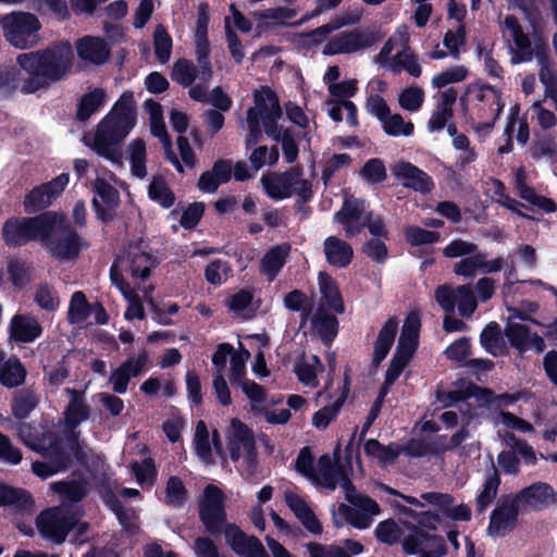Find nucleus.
<instances>
[{
    "label": "nucleus",
    "mask_w": 557,
    "mask_h": 557,
    "mask_svg": "<svg viewBox=\"0 0 557 557\" xmlns=\"http://www.w3.org/2000/svg\"><path fill=\"white\" fill-rule=\"evenodd\" d=\"M73 61V48L65 40L51 42L35 51L20 53L16 57V63L27 74L22 92L29 95L47 90L65 79L72 71Z\"/></svg>",
    "instance_id": "f257e3e1"
},
{
    "label": "nucleus",
    "mask_w": 557,
    "mask_h": 557,
    "mask_svg": "<svg viewBox=\"0 0 557 557\" xmlns=\"http://www.w3.org/2000/svg\"><path fill=\"white\" fill-rule=\"evenodd\" d=\"M137 122L136 102L132 91H124L108 114L99 122L91 149L112 163L122 164L121 144Z\"/></svg>",
    "instance_id": "f03ea898"
},
{
    "label": "nucleus",
    "mask_w": 557,
    "mask_h": 557,
    "mask_svg": "<svg viewBox=\"0 0 557 557\" xmlns=\"http://www.w3.org/2000/svg\"><path fill=\"white\" fill-rule=\"evenodd\" d=\"M48 225L41 245L59 261H75L81 251L89 247V243L72 227L64 213L50 211Z\"/></svg>",
    "instance_id": "7ed1b4c3"
},
{
    "label": "nucleus",
    "mask_w": 557,
    "mask_h": 557,
    "mask_svg": "<svg viewBox=\"0 0 557 557\" xmlns=\"http://www.w3.org/2000/svg\"><path fill=\"white\" fill-rule=\"evenodd\" d=\"M539 326L544 329L543 336L532 332L525 324L507 322L504 335L509 346L517 351L518 357L523 358L529 350H533L537 355L543 354L546 349L545 338L557 348V318Z\"/></svg>",
    "instance_id": "20e7f679"
},
{
    "label": "nucleus",
    "mask_w": 557,
    "mask_h": 557,
    "mask_svg": "<svg viewBox=\"0 0 557 557\" xmlns=\"http://www.w3.org/2000/svg\"><path fill=\"white\" fill-rule=\"evenodd\" d=\"M50 211H44L35 216H11L7 219L1 227V238L9 248H20L30 242L44 239L48 230Z\"/></svg>",
    "instance_id": "39448f33"
},
{
    "label": "nucleus",
    "mask_w": 557,
    "mask_h": 557,
    "mask_svg": "<svg viewBox=\"0 0 557 557\" xmlns=\"http://www.w3.org/2000/svg\"><path fill=\"white\" fill-rule=\"evenodd\" d=\"M4 21L3 36L15 49L27 50L39 44L41 23L35 14L13 11L4 14Z\"/></svg>",
    "instance_id": "423d86ee"
},
{
    "label": "nucleus",
    "mask_w": 557,
    "mask_h": 557,
    "mask_svg": "<svg viewBox=\"0 0 557 557\" xmlns=\"http://www.w3.org/2000/svg\"><path fill=\"white\" fill-rule=\"evenodd\" d=\"M224 493L213 484L203 490L202 498L199 502V520L206 532L211 536H219L224 533L227 523V513L224 504Z\"/></svg>",
    "instance_id": "0eeeda50"
},
{
    "label": "nucleus",
    "mask_w": 557,
    "mask_h": 557,
    "mask_svg": "<svg viewBox=\"0 0 557 557\" xmlns=\"http://www.w3.org/2000/svg\"><path fill=\"white\" fill-rule=\"evenodd\" d=\"M77 518L74 513L52 507L42 510L36 519V527L42 537L55 544H62L75 528Z\"/></svg>",
    "instance_id": "6e6552de"
},
{
    "label": "nucleus",
    "mask_w": 557,
    "mask_h": 557,
    "mask_svg": "<svg viewBox=\"0 0 557 557\" xmlns=\"http://www.w3.org/2000/svg\"><path fill=\"white\" fill-rule=\"evenodd\" d=\"M522 512L512 494L502 495L490 515L487 533L491 536L504 537L517 528Z\"/></svg>",
    "instance_id": "1a4fd4ad"
},
{
    "label": "nucleus",
    "mask_w": 557,
    "mask_h": 557,
    "mask_svg": "<svg viewBox=\"0 0 557 557\" xmlns=\"http://www.w3.org/2000/svg\"><path fill=\"white\" fill-rule=\"evenodd\" d=\"M382 38L377 30H345L331 38L323 48L324 55L352 53L369 48Z\"/></svg>",
    "instance_id": "9d476101"
},
{
    "label": "nucleus",
    "mask_w": 557,
    "mask_h": 557,
    "mask_svg": "<svg viewBox=\"0 0 557 557\" xmlns=\"http://www.w3.org/2000/svg\"><path fill=\"white\" fill-rule=\"evenodd\" d=\"M255 104L264 112L262 123L265 134L275 141L285 135L283 126L277 124L282 116V109L276 92L269 86H262L253 94Z\"/></svg>",
    "instance_id": "9b49d317"
},
{
    "label": "nucleus",
    "mask_w": 557,
    "mask_h": 557,
    "mask_svg": "<svg viewBox=\"0 0 557 557\" xmlns=\"http://www.w3.org/2000/svg\"><path fill=\"white\" fill-rule=\"evenodd\" d=\"M69 180L67 173H61L51 181L30 189L23 201L25 212L36 213L48 208L63 193Z\"/></svg>",
    "instance_id": "f8f14e48"
},
{
    "label": "nucleus",
    "mask_w": 557,
    "mask_h": 557,
    "mask_svg": "<svg viewBox=\"0 0 557 557\" xmlns=\"http://www.w3.org/2000/svg\"><path fill=\"white\" fill-rule=\"evenodd\" d=\"M226 447L232 461L237 462L242 458V450L248 461L257 457V447L253 432L237 418L231 420L226 431Z\"/></svg>",
    "instance_id": "ddd939ff"
},
{
    "label": "nucleus",
    "mask_w": 557,
    "mask_h": 557,
    "mask_svg": "<svg viewBox=\"0 0 557 557\" xmlns=\"http://www.w3.org/2000/svg\"><path fill=\"white\" fill-rule=\"evenodd\" d=\"M512 495L523 513L529 509L532 511L545 510L557 502L556 492L545 482L532 483Z\"/></svg>",
    "instance_id": "4468645a"
},
{
    "label": "nucleus",
    "mask_w": 557,
    "mask_h": 557,
    "mask_svg": "<svg viewBox=\"0 0 557 557\" xmlns=\"http://www.w3.org/2000/svg\"><path fill=\"white\" fill-rule=\"evenodd\" d=\"M504 26L510 32L517 48V50L513 51L511 55L512 64L531 62L534 57L536 58V40L539 39V36H542L541 33H533L534 47H532L529 35L523 32L522 26L520 25L516 15H507L504 20Z\"/></svg>",
    "instance_id": "2eb2a0df"
},
{
    "label": "nucleus",
    "mask_w": 557,
    "mask_h": 557,
    "mask_svg": "<svg viewBox=\"0 0 557 557\" xmlns=\"http://www.w3.org/2000/svg\"><path fill=\"white\" fill-rule=\"evenodd\" d=\"M301 173L302 170L300 166H293L282 173L263 175L261 183L269 198L273 200H283L292 196V188L295 185V178L299 177Z\"/></svg>",
    "instance_id": "dca6fc26"
},
{
    "label": "nucleus",
    "mask_w": 557,
    "mask_h": 557,
    "mask_svg": "<svg viewBox=\"0 0 557 557\" xmlns=\"http://www.w3.org/2000/svg\"><path fill=\"white\" fill-rule=\"evenodd\" d=\"M148 362L146 350H141L136 358L129 357L111 372L109 382L112 383V389L116 394H125L132 377L141 374Z\"/></svg>",
    "instance_id": "f3484780"
},
{
    "label": "nucleus",
    "mask_w": 557,
    "mask_h": 557,
    "mask_svg": "<svg viewBox=\"0 0 557 557\" xmlns=\"http://www.w3.org/2000/svg\"><path fill=\"white\" fill-rule=\"evenodd\" d=\"M364 201L359 198H345L338 211L333 215L334 222L343 226L346 238L361 233L359 220L364 216Z\"/></svg>",
    "instance_id": "a211bd4d"
},
{
    "label": "nucleus",
    "mask_w": 557,
    "mask_h": 557,
    "mask_svg": "<svg viewBox=\"0 0 557 557\" xmlns=\"http://www.w3.org/2000/svg\"><path fill=\"white\" fill-rule=\"evenodd\" d=\"M421 498L428 504L437 507L444 517L453 521L467 522L471 520L472 512L470 507L466 504L453 506L455 497L451 494L425 492L421 494Z\"/></svg>",
    "instance_id": "6ab92c4d"
},
{
    "label": "nucleus",
    "mask_w": 557,
    "mask_h": 557,
    "mask_svg": "<svg viewBox=\"0 0 557 557\" xmlns=\"http://www.w3.org/2000/svg\"><path fill=\"white\" fill-rule=\"evenodd\" d=\"M35 500L29 491L0 482V507H11L14 512L30 515Z\"/></svg>",
    "instance_id": "aec40b11"
},
{
    "label": "nucleus",
    "mask_w": 557,
    "mask_h": 557,
    "mask_svg": "<svg viewBox=\"0 0 557 557\" xmlns=\"http://www.w3.org/2000/svg\"><path fill=\"white\" fill-rule=\"evenodd\" d=\"M536 60L540 66L539 78L545 87L546 97H554L557 89V74L553 70V61L549 55V47L543 36L536 40Z\"/></svg>",
    "instance_id": "412c9836"
},
{
    "label": "nucleus",
    "mask_w": 557,
    "mask_h": 557,
    "mask_svg": "<svg viewBox=\"0 0 557 557\" xmlns=\"http://www.w3.org/2000/svg\"><path fill=\"white\" fill-rule=\"evenodd\" d=\"M396 177L404 180V186L412 188L416 191L429 193L433 187L431 176L410 162L401 161L395 169Z\"/></svg>",
    "instance_id": "4be33fe9"
},
{
    "label": "nucleus",
    "mask_w": 557,
    "mask_h": 557,
    "mask_svg": "<svg viewBox=\"0 0 557 557\" xmlns=\"http://www.w3.org/2000/svg\"><path fill=\"white\" fill-rule=\"evenodd\" d=\"M285 503L310 533H322L323 527L321 522L304 498L294 492H287L285 493Z\"/></svg>",
    "instance_id": "5701e85b"
},
{
    "label": "nucleus",
    "mask_w": 557,
    "mask_h": 557,
    "mask_svg": "<svg viewBox=\"0 0 557 557\" xmlns=\"http://www.w3.org/2000/svg\"><path fill=\"white\" fill-rule=\"evenodd\" d=\"M420 326L418 315L409 314L406 318L394 354L411 360L419 345Z\"/></svg>",
    "instance_id": "b1692460"
},
{
    "label": "nucleus",
    "mask_w": 557,
    "mask_h": 557,
    "mask_svg": "<svg viewBox=\"0 0 557 557\" xmlns=\"http://www.w3.org/2000/svg\"><path fill=\"white\" fill-rule=\"evenodd\" d=\"M76 51L79 59L92 64H103L109 55L110 48L100 37L85 36L76 41Z\"/></svg>",
    "instance_id": "393cba45"
},
{
    "label": "nucleus",
    "mask_w": 557,
    "mask_h": 557,
    "mask_svg": "<svg viewBox=\"0 0 557 557\" xmlns=\"http://www.w3.org/2000/svg\"><path fill=\"white\" fill-rule=\"evenodd\" d=\"M326 262L335 268L344 269L354 259V249L346 240L336 236H329L323 243Z\"/></svg>",
    "instance_id": "a878e982"
},
{
    "label": "nucleus",
    "mask_w": 557,
    "mask_h": 557,
    "mask_svg": "<svg viewBox=\"0 0 557 557\" xmlns=\"http://www.w3.org/2000/svg\"><path fill=\"white\" fill-rule=\"evenodd\" d=\"M10 338L17 343H32L42 333L40 323L33 317L15 314L11 319Z\"/></svg>",
    "instance_id": "bb28decb"
},
{
    "label": "nucleus",
    "mask_w": 557,
    "mask_h": 557,
    "mask_svg": "<svg viewBox=\"0 0 557 557\" xmlns=\"http://www.w3.org/2000/svg\"><path fill=\"white\" fill-rule=\"evenodd\" d=\"M72 399L64 411L65 428L69 432H76L75 429L90 417V406L86 404L83 393L72 389Z\"/></svg>",
    "instance_id": "cd10ccee"
},
{
    "label": "nucleus",
    "mask_w": 557,
    "mask_h": 557,
    "mask_svg": "<svg viewBox=\"0 0 557 557\" xmlns=\"http://www.w3.org/2000/svg\"><path fill=\"white\" fill-rule=\"evenodd\" d=\"M398 322L395 318H389L374 342L372 362L377 367L388 355L397 334Z\"/></svg>",
    "instance_id": "c85d7f7f"
},
{
    "label": "nucleus",
    "mask_w": 557,
    "mask_h": 557,
    "mask_svg": "<svg viewBox=\"0 0 557 557\" xmlns=\"http://www.w3.org/2000/svg\"><path fill=\"white\" fill-rule=\"evenodd\" d=\"M290 246L288 244L276 245L269 249L261 259L260 271L273 281L286 263Z\"/></svg>",
    "instance_id": "c756f323"
},
{
    "label": "nucleus",
    "mask_w": 557,
    "mask_h": 557,
    "mask_svg": "<svg viewBox=\"0 0 557 557\" xmlns=\"http://www.w3.org/2000/svg\"><path fill=\"white\" fill-rule=\"evenodd\" d=\"M296 14H297V11L295 9L286 8V7H277V8L267 9V10L257 12L256 16L259 21L258 27L261 29H270L274 26V24H272V23L264 22L267 20H274L277 22L276 24H281V25L297 27V26L302 25L306 21H308L310 18L309 15H305L299 21L290 23V24L283 22L284 20H290V18L295 17Z\"/></svg>",
    "instance_id": "7c9ffc66"
},
{
    "label": "nucleus",
    "mask_w": 557,
    "mask_h": 557,
    "mask_svg": "<svg viewBox=\"0 0 557 557\" xmlns=\"http://www.w3.org/2000/svg\"><path fill=\"white\" fill-rule=\"evenodd\" d=\"M318 282L322 298L329 308L335 313H343L345 305L336 281L329 273L320 272Z\"/></svg>",
    "instance_id": "2f4dec72"
},
{
    "label": "nucleus",
    "mask_w": 557,
    "mask_h": 557,
    "mask_svg": "<svg viewBox=\"0 0 557 557\" xmlns=\"http://www.w3.org/2000/svg\"><path fill=\"white\" fill-rule=\"evenodd\" d=\"M50 487L62 498L63 503H79L88 494V483L84 479L57 481L51 483Z\"/></svg>",
    "instance_id": "473e14b6"
},
{
    "label": "nucleus",
    "mask_w": 557,
    "mask_h": 557,
    "mask_svg": "<svg viewBox=\"0 0 557 557\" xmlns=\"http://www.w3.org/2000/svg\"><path fill=\"white\" fill-rule=\"evenodd\" d=\"M350 381L348 375H345L344 387L341 396L330 406H324L313 413L312 424L317 429H325L332 421H334L341 409L343 408L348 393H349Z\"/></svg>",
    "instance_id": "72a5a7b5"
},
{
    "label": "nucleus",
    "mask_w": 557,
    "mask_h": 557,
    "mask_svg": "<svg viewBox=\"0 0 557 557\" xmlns=\"http://www.w3.org/2000/svg\"><path fill=\"white\" fill-rule=\"evenodd\" d=\"M106 96V91L102 88H95L84 94L77 102L75 119L78 122L88 121L92 114L103 107Z\"/></svg>",
    "instance_id": "f704fd0d"
},
{
    "label": "nucleus",
    "mask_w": 557,
    "mask_h": 557,
    "mask_svg": "<svg viewBox=\"0 0 557 557\" xmlns=\"http://www.w3.org/2000/svg\"><path fill=\"white\" fill-rule=\"evenodd\" d=\"M436 539H444L441 535L429 534L426 531L413 527L403 541V549L407 555H417L422 548L435 549L437 542Z\"/></svg>",
    "instance_id": "c9c22d12"
},
{
    "label": "nucleus",
    "mask_w": 557,
    "mask_h": 557,
    "mask_svg": "<svg viewBox=\"0 0 557 557\" xmlns=\"http://www.w3.org/2000/svg\"><path fill=\"white\" fill-rule=\"evenodd\" d=\"M478 98L481 101H484V100L488 101L490 110L494 112L492 121L480 123L478 125V131H481V129L490 131L494 127L496 121L499 119V116L503 113V110L505 108V102L503 101V98H502V91L499 89H496L494 86H492L490 84H485L480 88Z\"/></svg>",
    "instance_id": "e433bc0d"
},
{
    "label": "nucleus",
    "mask_w": 557,
    "mask_h": 557,
    "mask_svg": "<svg viewBox=\"0 0 557 557\" xmlns=\"http://www.w3.org/2000/svg\"><path fill=\"white\" fill-rule=\"evenodd\" d=\"M44 457L49 459L60 470L65 471L71 467L72 458L69 453L66 437L53 436L47 447L44 448Z\"/></svg>",
    "instance_id": "4c0bfd02"
},
{
    "label": "nucleus",
    "mask_w": 557,
    "mask_h": 557,
    "mask_svg": "<svg viewBox=\"0 0 557 557\" xmlns=\"http://www.w3.org/2000/svg\"><path fill=\"white\" fill-rule=\"evenodd\" d=\"M492 472L486 475L481 492L475 498L476 510L482 513L495 500L499 485L502 483L500 475L494 462L491 465Z\"/></svg>",
    "instance_id": "58836bf2"
},
{
    "label": "nucleus",
    "mask_w": 557,
    "mask_h": 557,
    "mask_svg": "<svg viewBox=\"0 0 557 557\" xmlns=\"http://www.w3.org/2000/svg\"><path fill=\"white\" fill-rule=\"evenodd\" d=\"M26 369L17 357H11L0 367V384L7 388L22 385L26 379Z\"/></svg>",
    "instance_id": "ea45409f"
},
{
    "label": "nucleus",
    "mask_w": 557,
    "mask_h": 557,
    "mask_svg": "<svg viewBox=\"0 0 557 557\" xmlns=\"http://www.w3.org/2000/svg\"><path fill=\"white\" fill-rule=\"evenodd\" d=\"M312 325L323 345L330 347L338 334V319L331 313L318 312L312 319Z\"/></svg>",
    "instance_id": "a19ab883"
},
{
    "label": "nucleus",
    "mask_w": 557,
    "mask_h": 557,
    "mask_svg": "<svg viewBox=\"0 0 557 557\" xmlns=\"http://www.w3.org/2000/svg\"><path fill=\"white\" fill-rule=\"evenodd\" d=\"M480 343L482 347L493 356L504 355L507 347L504 344L500 326L497 322L492 321L482 330L480 334Z\"/></svg>",
    "instance_id": "79ce46f5"
},
{
    "label": "nucleus",
    "mask_w": 557,
    "mask_h": 557,
    "mask_svg": "<svg viewBox=\"0 0 557 557\" xmlns=\"http://www.w3.org/2000/svg\"><path fill=\"white\" fill-rule=\"evenodd\" d=\"M148 197L164 209L171 208L176 200L174 191L160 175L153 176L148 186Z\"/></svg>",
    "instance_id": "37998d69"
},
{
    "label": "nucleus",
    "mask_w": 557,
    "mask_h": 557,
    "mask_svg": "<svg viewBox=\"0 0 557 557\" xmlns=\"http://www.w3.org/2000/svg\"><path fill=\"white\" fill-rule=\"evenodd\" d=\"M391 70L394 73L406 71L412 77H420L422 74V66L416 52L411 50H403L397 52L391 60Z\"/></svg>",
    "instance_id": "c03bdc74"
},
{
    "label": "nucleus",
    "mask_w": 557,
    "mask_h": 557,
    "mask_svg": "<svg viewBox=\"0 0 557 557\" xmlns=\"http://www.w3.org/2000/svg\"><path fill=\"white\" fill-rule=\"evenodd\" d=\"M226 543L238 556H246L250 549L253 535H247L237 524L230 523L224 530Z\"/></svg>",
    "instance_id": "a18cd8bd"
},
{
    "label": "nucleus",
    "mask_w": 557,
    "mask_h": 557,
    "mask_svg": "<svg viewBox=\"0 0 557 557\" xmlns=\"http://www.w3.org/2000/svg\"><path fill=\"white\" fill-rule=\"evenodd\" d=\"M284 306L293 312H300L305 322L313 310L312 300L300 289H293L284 296Z\"/></svg>",
    "instance_id": "49530a36"
},
{
    "label": "nucleus",
    "mask_w": 557,
    "mask_h": 557,
    "mask_svg": "<svg viewBox=\"0 0 557 557\" xmlns=\"http://www.w3.org/2000/svg\"><path fill=\"white\" fill-rule=\"evenodd\" d=\"M154 267H157V259L151 253L138 251L129 256V271L133 277L146 281Z\"/></svg>",
    "instance_id": "de8ad7c7"
},
{
    "label": "nucleus",
    "mask_w": 557,
    "mask_h": 557,
    "mask_svg": "<svg viewBox=\"0 0 557 557\" xmlns=\"http://www.w3.org/2000/svg\"><path fill=\"white\" fill-rule=\"evenodd\" d=\"M188 498V492L182 479L177 475H171L165 485V499L168 506L174 508L183 507Z\"/></svg>",
    "instance_id": "09e8293b"
},
{
    "label": "nucleus",
    "mask_w": 557,
    "mask_h": 557,
    "mask_svg": "<svg viewBox=\"0 0 557 557\" xmlns=\"http://www.w3.org/2000/svg\"><path fill=\"white\" fill-rule=\"evenodd\" d=\"M20 70L14 65L0 66V99H11L20 83Z\"/></svg>",
    "instance_id": "8fccbe9b"
},
{
    "label": "nucleus",
    "mask_w": 557,
    "mask_h": 557,
    "mask_svg": "<svg viewBox=\"0 0 557 557\" xmlns=\"http://www.w3.org/2000/svg\"><path fill=\"white\" fill-rule=\"evenodd\" d=\"M90 312L91 306L88 302L86 295L81 290L73 293L67 312L70 323L75 324L86 321Z\"/></svg>",
    "instance_id": "3c124183"
},
{
    "label": "nucleus",
    "mask_w": 557,
    "mask_h": 557,
    "mask_svg": "<svg viewBox=\"0 0 557 557\" xmlns=\"http://www.w3.org/2000/svg\"><path fill=\"white\" fill-rule=\"evenodd\" d=\"M153 46L157 60L162 64L166 63L171 57L173 40L162 24H158L154 28Z\"/></svg>",
    "instance_id": "603ef678"
},
{
    "label": "nucleus",
    "mask_w": 557,
    "mask_h": 557,
    "mask_svg": "<svg viewBox=\"0 0 557 557\" xmlns=\"http://www.w3.org/2000/svg\"><path fill=\"white\" fill-rule=\"evenodd\" d=\"M198 72L190 60L182 58L174 62L171 78L183 87H189L197 78Z\"/></svg>",
    "instance_id": "864d4df0"
},
{
    "label": "nucleus",
    "mask_w": 557,
    "mask_h": 557,
    "mask_svg": "<svg viewBox=\"0 0 557 557\" xmlns=\"http://www.w3.org/2000/svg\"><path fill=\"white\" fill-rule=\"evenodd\" d=\"M530 153L534 160L546 158L555 162L557 161V143L552 135H543L533 140Z\"/></svg>",
    "instance_id": "5fc2aeb1"
},
{
    "label": "nucleus",
    "mask_w": 557,
    "mask_h": 557,
    "mask_svg": "<svg viewBox=\"0 0 557 557\" xmlns=\"http://www.w3.org/2000/svg\"><path fill=\"white\" fill-rule=\"evenodd\" d=\"M38 397L33 391H23L18 396L13 398L12 413L18 420L26 419L38 406Z\"/></svg>",
    "instance_id": "6e6d98bb"
},
{
    "label": "nucleus",
    "mask_w": 557,
    "mask_h": 557,
    "mask_svg": "<svg viewBox=\"0 0 557 557\" xmlns=\"http://www.w3.org/2000/svg\"><path fill=\"white\" fill-rule=\"evenodd\" d=\"M383 131L393 137L411 136L414 132V125L411 121H405L401 114H388V117L382 122Z\"/></svg>",
    "instance_id": "4d7b16f0"
},
{
    "label": "nucleus",
    "mask_w": 557,
    "mask_h": 557,
    "mask_svg": "<svg viewBox=\"0 0 557 557\" xmlns=\"http://www.w3.org/2000/svg\"><path fill=\"white\" fill-rule=\"evenodd\" d=\"M34 301L39 308L48 312H53L59 308L60 299L54 288L48 283H41L37 286Z\"/></svg>",
    "instance_id": "13d9d810"
},
{
    "label": "nucleus",
    "mask_w": 557,
    "mask_h": 557,
    "mask_svg": "<svg viewBox=\"0 0 557 557\" xmlns=\"http://www.w3.org/2000/svg\"><path fill=\"white\" fill-rule=\"evenodd\" d=\"M7 271L11 283L18 288L25 287L30 282L29 268L20 258H12L8 261Z\"/></svg>",
    "instance_id": "bf43d9fd"
},
{
    "label": "nucleus",
    "mask_w": 557,
    "mask_h": 557,
    "mask_svg": "<svg viewBox=\"0 0 557 557\" xmlns=\"http://www.w3.org/2000/svg\"><path fill=\"white\" fill-rule=\"evenodd\" d=\"M360 175L369 184H381L387 178L385 164L379 158L369 159L363 164Z\"/></svg>",
    "instance_id": "052dcab7"
},
{
    "label": "nucleus",
    "mask_w": 557,
    "mask_h": 557,
    "mask_svg": "<svg viewBox=\"0 0 557 557\" xmlns=\"http://www.w3.org/2000/svg\"><path fill=\"white\" fill-rule=\"evenodd\" d=\"M405 237L411 246H421L437 243L441 238V234L435 231L411 225L405 228Z\"/></svg>",
    "instance_id": "680f3d73"
},
{
    "label": "nucleus",
    "mask_w": 557,
    "mask_h": 557,
    "mask_svg": "<svg viewBox=\"0 0 557 557\" xmlns=\"http://www.w3.org/2000/svg\"><path fill=\"white\" fill-rule=\"evenodd\" d=\"M468 69L465 65H454L443 71L432 78V85L435 88H443L453 83H460L468 76Z\"/></svg>",
    "instance_id": "e2e57ef3"
},
{
    "label": "nucleus",
    "mask_w": 557,
    "mask_h": 557,
    "mask_svg": "<svg viewBox=\"0 0 557 557\" xmlns=\"http://www.w3.org/2000/svg\"><path fill=\"white\" fill-rule=\"evenodd\" d=\"M423 101L424 91L418 86L405 88L398 97L400 108L409 112L418 111L422 107Z\"/></svg>",
    "instance_id": "0e129e2a"
},
{
    "label": "nucleus",
    "mask_w": 557,
    "mask_h": 557,
    "mask_svg": "<svg viewBox=\"0 0 557 557\" xmlns=\"http://www.w3.org/2000/svg\"><path fill=\"white\" fill-rule=\"evenodd\" d=\"M467 42V29L465 24H460L456 32L448 29L443 38V45L448 49L450 55L454 59H459L460 47Z\"/></svg>",
    "instance_id": "69168bd1"
},
{
    "label": "nucleus",
    "mask_w": 557,
    "mask_h": 557,
    "mask_svg": "<svg viewBox=\"0 0 557 557\" xmlns=\"http://www.w3.org/2000/svg\"><path fill=\"white\" fill-rule=\"evenodd\" d=\"M457 305L461 317L469 318L478 308L474 293L470 285L457 286Z\"/></svg>",
    "instance_id": "338daca9"
},
{
    "label": "nucleus",
    "mask_w": 557,
    "mask_h": 557,
    "mask_svg": "<svg viewBox=\"0 0 557 557\" xmlns=\"http://www.w3.org/2000/svg\"><path fill=\"white\" fill-rule=\"evenodd\" d=\"M359 227H361V231L368 228L369 233L376 238L389 239V233L386 228L384 218L374 214L372 211L364 214L362 222L359 223Z\"/></svg>",
    "instance_id": "774afa93"
}]
</instances>
